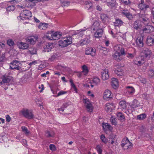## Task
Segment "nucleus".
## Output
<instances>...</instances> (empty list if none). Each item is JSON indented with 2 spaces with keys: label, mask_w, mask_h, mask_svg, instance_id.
<instances>
[{
  "label": "nucleus",
  "mask_w": 154,
  "mask_h": 154,
  "mask_svg": "<svg viewBox=\"0 0 154 154\" xmlns=\"http://www.w3.org/2000/svg\"><path fill=\"white\" fill-rule=\"evenodd\" d=\"M72 38L70 36L65 37L61 38L58 42L60 46L65 47L67 46L72 43Z\"/></svg>",
  "instance_id": "nucleus-1"
},
{
  "label": "nucleus",
  "mask_w": 154,
  "mask_h": 154,
  "mask_svg": "<svg viewBox=\"0 0 154 154\" xmlns=\"http://www.w3.org/2000/svg\"><path fill=\"white\" fill-rule=\"evenodd\" d=\"M20 112L24 117L29 119H32L34 117L32 111L27 109H23Z\"/></svg>",
  "instance_id": "nucleus-2"
},
{
  "label": "nucleus",
  "mask_w": 154,
  "mask_h": 154,
  "mask_svg": "<svg viewBox=\"0 0 154 154\" xmlns=\"http://www.w3.org/2000/svg\"><path fill=\"white\" fill-rule=\"evenodd\" d=\"M12 79V78L11 76L3 77L2 80L0 82V84L2 85V87L6 90L8 88V86L9 85V82Z\"/></svg>",
  "instance_id": "nucleus-3"
},
{
  "label": "nucleus",
  "mask_w": 154,
  "mask_h": 154,
  "mask_svg": "<svg viewBox=\"0 0 154 154\" xmlns=\"http://www.w3.org/2000/svg\"><path fill=\"white\" fill-rule=\"evenodd\" d=\"M122 147L125 149L131 148L132 146V144L126 138H124L122 140L121 144Z\"/></svg>",
  "instance_id": "nucleus-4"
},
{
  "label": "nucleus",
  "mask_w": 154,
  "mask_h": 154,
  "mask_svg": "<svg viewBox=\"0 0 154 154\" xmlns=\"http://www.w3.org/2000/svg\"><path fill=\"white\" fill-rule=\"evenodd\" d=\"M32 16V14L30 11L23 10L21 12L20 17L21 19L24 20L28 19Z\"/></svg>",
  "instance_id": "nucleus-5"
},
{
  "label": "nucleus",
  "mask_w": 154,
  "mask_h": 154,
  "mask_svg": "<svg viewBox=\"0 0 154 154\" xmlns=\"http://www.w3.org/2000/svg\"><path fill=\"white\" fill-rule=\"evenodd\" d=\"M82 100L83 103L85 104L87 110L90 112H92L93 110V107L91 102L87 98H84Z\"/></svg>",
  "instance_id": "nucleus-6"
},
{
  "label": "nucleus",
  "mask_w": 154,
  "mask_h": 154,
  "mask_svg": "<svg viewBox=\"0 0 154 154\" xmlns=\"http://www.w3.org/2000/svg\"><path fill=\"white\" fill-rule=\"evenodd\" d=\"M20 64L19 61L16 60H14L10 63V68L12 69L20 70L21 68L19 66Z\"/></svg>",
  "instance_id": "nucleus-7"
},
{
  "label": "nucleus",
  "mask_w": 154,
  "mask_h": 154,
  "mask_svg": "<svg viewBox=\"0 0 154 154\" xmlns=\"http://www.w3.org/2000/svg\"><path fill=\"white\" fill-rule=\"evenodd\" d=\"M122 69V67L119 65H117L115 66V74L119 76L123 75L124 74V73Z\"/></svg>",
  "instance_id": "nucleus-8"
},
{
  "label": "nucleus",
  "mask_w": 154,
  "mask_h": 154,
  "mask_svg": "<svg viewBox=\"0 0 154 154\" xmlns=\"http://www.w3.org/2000/svg\"><path fill=\"white\" fill-rule=\"evenodd\" d=\"M38 39V37L36 36H29L26 38V40L31 45H34Z\"/></svg>",
  "instance_id": "nucleus-9"
},
{
  "label": "nucleus",
  "mask_w": 154,
  "mask_h": 154,
  "mask_svg": "<svg viewBox=\"0 0 154 154\" xmlns=\"http://www.w3.org/2000/svg\"><path fill=\"white\" fill-rule=\"evenodd\" d=\"M96 50L94 48H88L85 50V54L86 55H90L92 57L95 56L96 55Z\"/></svg>",
  "instance_id": "nucleus-10"
},
{
  "label": "nucleus",
  "mask_w": 154,
  "mask_h": 154,
  "mask_svg": "<svg viewBox=\"0 0 154 154\" xmlns=\"http://www.w3.org/2000/svg\"><path fill=\"white\" fill-rule=\"evenodd\" d=\"M17 45L18 48L22 50L27 49L29 47V45L28 43L22 42H18Z\"/></svg>",
  "instance_id": "nucleus-11"
},
{
  "label": "nucleus",
  "mask_w": 154,
  "mask_h": 154,
  "mask_svg": "<svg viewBox=\"0 0 154 154\" xmlns=\"http://www.w3.org/2000/svg\"><path fill=\"white\" fill-rule=\"evenodd\" d=\"M102 78L103 80H106L109 78V75L108 74V70L106 69H104L102 70L101 72Z\"/></svg>",
  "instance_id": "nucleus-12"
},
{
  "label": "nucleus",
  "mask_w": 154,
  "mask_h": 154,
  "mask_svg": "<svg viewBox=\"0 0 154 154\" xmlns=\"http://www.w3.org/2000/svg\"><path fill=\"white\" fill-rule=\"evenodd\" d=\"M140 19L145 25L148 24L149 22V16L147 14H140Z\"/></svg>",
  "instance_id": "nucleus-13"
},
{
  "label": "nucleus",
  "mask_w": 154,
  "mask_h": 154,
  "mask_svg": "<svg viewBox=\"0 0 154 154\" xmlns=\"http://www.w3.org/2000/svg\"><path fill=\"white\" fill-rule=\"evenodd\" d=\"M112 97V96L111 91L109 90H106L103 93V98L104 99L106 100H108L109 99L111 98Z\"/></svg>",
  "instance_id": "nucleus-14"
},
{
  "label": "nucleus",
  "mask_w": 154,
  "mask_h": 154,
  "mask_svg": "<svg viewBox=\"0 0 154 154\" xmlns=\"http://www.w3.org/2000/svg\"><path fill=\"white\" fill-rule=\"evenodd\" d=\"M114 49L116 52H119L121 53L122 55L125 54L124 49L120 45H115L114 47Z\"/></svg>",
  "instance_id": "nucleus-15"
},
{
  "label": "nucleus",
  "mask_w": 154,
  "mask_h": 154,
  "mask_svg": "<svg viewBox=\"0 0 154 154\" xmlns=\"http://www.w3.org/2000/svg\"><path fill=\"white\" fill-rule=\"evenodd\" d=\"M130 106L132 108H135L140 106V103L136 99H134L130 103Z\"/></svg>",
  "instance_id": "nucleus-16"
},
{
  "label": "nucleus",
  "mask_w": 154,
  "mask_h": 154,
  "mask_svg": "<svg viewBox=\"0 0 154 154\" xmlns=\"http://www.w3.org/2000/svg\"><path fill=\"white\" fill-rule=\"evenodd\" d=\"M103 2H106V5L111 7H114L116 4L115 0H102Z\"/></svg>",
  "instance_id": "nucleus-17"
},
{
  "label": "nucleus",
  "mask_w": 154,
  "mask_h": 154,
  "mask_svg": "<svg viewBox=\"0 0 154 154\" xmlns=\"http://www.w3.org/2000/svg\"><path fill=\"white\" fill-rule=\"evenodd\" d=\"M138 7L140 10L145 11L147 8H149V6L144 4V1L141 0V2L139 4Z\"/></svg>",
  "instance_id": "nucleus-18"
},
{
  "label": "nucleus",
  "mask_w": 154,
  "mask_h": 154,
  "mask_svg": "<svg viewBox=\"0 0 154 154\" xmlns=\"http://www.w3.org/2000/svg\"><path fill=\"white\" fill-rule=\"evenodd\" d=\"M154 43V36L152 35L148 36L146 40V44L149 46L152 45Z\"/></svg>",
  "instance_id": "nucleus-19"
},
{
  "label": "nucleus",
  "mask_w": 154,
  "mask_h": 154,
  "mask_svg": "<svg viewBox=\"0 0 154 154\" xmlns=\"http://www.w3.org/2000/svg\"><path fill=\"white\" fill-rule=\"evenodd\" d=\"M90 42V37L89 36H87L83 40H81L79 42V44L81 45H87Z\"/></svg>",
  "instance_id": "nucleus-20"
},
{
  "label": "nucleus",
  "mask_w": 154,
  "mask_h": 154,
  "mask_svg": "<svg viewBox=\"0 0 154 154\" xmlns=\"http://www.w3.org/2000/svg\"><path fill=\"white\" fill-rule=\"evenodd\" d=\"M122 55L121 53L119 52H116L115 54L113 55V58L118 61H120L122 59L121 56Z\"/></svg>",
  "instance_id": "nucleus-21"
},
{
  "label": "nucleus",
  "mask_w": 154,
  "mask_h": 154,
  "mask_svg": "<svg viewBox=\"0 0 154 154\" xmlns=\"http://www.w3.org/2000/svg\"><path fill=\"white\" fill-rule=\"evenodd\" d=\"M111 85L113 88L116 89L119 86V82L117 79L115 78H112V79Z\"/></svg>",
  "instance_id": "nucleus-22"
},
{
  "label": "nucleus",
  "mask_w": 154,
  "mask_h": 154,
  "mask_svg": "<svg viewBox=\"0 0 154 154\" xmlns=\"http://www.w3.org/2000/svg\"><path fill=\"white\" fill-rule=\"evenodd\" d=\"M62 33L60 32H56L52 33L53 40H56L60 38L62 36Z\"/></svg>",
  "instance_id": "nucleus-23"
},
{
  "label": "nucleus",
  "mask_w": 154,
  "mask_h": 154,
  "mask_svg": "<svg viewBox=\"0 0 154 154\" xmlns=\"http://www.w3.org/2000/svg\"><path fill=\"white\" fill-rule=\"evenodd\" d=\"M154 30V27L152 26H149L147 28H146L143 29V33H149Z\"/></svg>",
  "instance_id": "nucleus-24"
},
{
  "label": "nucleus",
  "mask_w": 154,
  "mask_h": 154,
  "mask_svg": "<svg viewBox=\"0 0 154 154\" xmlns=\"http://www.w3.org/2000/svg\"><path fill=\"white\" fill-rule=\"evenodd\" d=\"M105 107V110L108 112H111L113 109L114 108V106L112 103H106Z\"/></svg>",
  "instance_id": "nucleus-25"
},
{
  "label": "nucleus",
  "mask_w": 154,
  "mask_h": 154,
  "mask_svg": "<svg viewBox=\"0 0 154 154\" xmlns=\"http://www.w3.org/2000/svg\"><path fill=\"white\" fill-rule=\"evenodd\" d=\"M133 62L135 64L138 66H141L144 63L145 61L143 59L141 58L140 60L139 58H137L136 60H134Z\"/></svg>",
  "instance_id": "nucleus-26"
},
{
  "label": "nucleus",
  "mask_w": 154,
  "mask_h": 154,
  "mask_svg": "<svg viewBox=\"0 0 154 154\" xmlns=\"http://www.w3.org/2000/svg\"><path fill=\"white\" fill-rule=\"evenodd\" d=\"M96 32L94 33V36L96 38L101 37L103 34V30L102 28L96 30Z\"/></svg>",
  "instance_id": "nucleus-27"
},
{
  "label": "nucleus",
  "mask_w": 154,
  "mask_h": 154,
  "mask_svg": "<svg viewBox=\"0 0 154 154\" xmlns=\"http://www.w3.org/2000/svg\"><path fill=\"white\" fill-rule=\"evenodd\" d=\"M140 23L141 22L140 20H137L135 21L133 24V26L134 28L136 29H140L141 27Z\"/></svg>",
  "instance_id": "nucleus-28"
},
{
  "label": "nucleus",
  "mask_w": 154,
  "mask_h": 154,
  "mask_svg": "<svg viewBox=\"0 0 154 154\" xmlns=\"http://www.w3.org/2000/svg\"><path fill=\"white\" fill-rule=\"evenodd\" d=\"M102 126L104 131H106L108 130L112 131L113 129V128L108 123H103L102 124Z\"/></svg>",
  "instance_id": "nucleus-29"
},
{
  "label": "nucleus",
  "mask_w": 154,
  "mask_h": 154,
  "mask_svg": "<svg viewBox=\"0 0 154 154\" xmlns=\"http://www.w3.org/2000/svg\"><path fill=\"white\" fill-rule=\"evenodd\" d=\"M143 36L139 37L137 38L136 43L140 47H142L143 46Z\"/></svg>",
  "instance_id": "nucleus-30"
},
{
  "label": "nucleus",
  "mask_w": 154,
  "mask_h": 154,
  "mask_svg": "<svg viewBox=\"0 0 154 154\" xmlns=\"http://www.w3.org/2000/svg\"><path fill=\"white\" fill-rule=\"evenodd\" d=\"M53 48V44L51 43H48L45 46L44 51L45 52H49L51 51V49Z\"/></svg>",
  "instance_id": "nucleus-31"
},
{
  "label": "nucleus",
  "mask_w": 154,
  "mask_h": 154,
  "mask_svg": "<svg viewBox=\"0 0 154 154\" xmlns=\"http://www.w3.org/2000/svg\"><path fill=\"white\" fill-rule=\"evenodd\" d=\"M93 30H94L101 28L100 26V23L97 21L94 22L93 25Z\"/></svg>",
  "instance_id": "nucleus-32"
},
{
  "label": "nucleus",
  "mask_w": 154,
  "mask_h": 154,
  "mask_svg": "<svg viewBox=\"0 0 154 154\" xmlns=\"http://www.w3.org/2000/svg\"><path fill=\"white\" fill-rule=\"evenodd\" d=\"M143 53L145 57H149L151 54V52L149 49L146 48L143 51Z\"/></svg>",
  "instance_id": "nucleus-33"
},
{
  "label": "nucleus",
  "mask_w": 154,
  "mask_h": 154,
  "mask_svg": "<svg viewBox=\"0 0 154 154\" xmlns=\"http://www.w3.org/2000/svg\"><path fill=\"white\" fill-rule=\"evenodd\" d=\"M120 107L123 109H125L127 108V103L125 101L122 100L119 103Z\"/></svg>",
  "instance_id": "nucleus-34"
},
{
  "label": "nucleus",
  "mask_w": 154,
  "mask_h": 154,
  "mask_svg": "<svg viewBox=\"0 0 154 154\" xmlns=\"http://www.w3.org/2000/svg\"><path fill=\"white\" fill-rule=\"evenodd\" d=\"M126 88V91L128 94H131L134 93L135 89L133 87L128 86Z\"/></svg>",
  "instance_id": "nucleus-35"
},
{
  "label": "nucleus",
  "mask_w": 154,
  "mask_h": 154,
  "mask_svg": "<svg viewBox=\"0 0 154 154\" xmlns=\"http://www.w3.org/2000/svg\"><path fill=\"white\" fill-rule=\"evenodd\" d=\"M82 72H83L85 75H86L89 72V69L88 67L86 65H83L82 66Z\"/></svg>",
  "instance_id": "nucleus-36"
},
{
  "label": "nucleus",
  "mask_w": 154,
  "mask_h": 154,
  "mask_svg": "<svg viewBox=\"0 0 154 154\" xmlns=\"http://www.w3.org/2000/svg\"><path fill=\"white\" fill-rule=\"evenodd\" d=\"M123 23V21L119 19H116L114 23V25L115 26H121Z\"/></svg>",
  "instance_id": "nucleus-37"
},
{
  "label": "nucleus",
  "mask_w": 154,
  "mask_h": 154,
  "mask_svg": "<svg viewBox=\"0 0 154 154\" xmlns=\"http://www.w3.org/2000/svg\"><path fill=\"white\" fill-rule=\"evenodd\" d=\"M92 81V83L93 84H94V85H97L100 84V79L97 77L94 78L93 79Z\"/></svg>",
  "instance_id": "nucleus-38"
},
{
  "label": "nucleus",
  "mask_w": 154,
  "mask_h": 154,
  "mask_svg": "<svg viewBox=\"0 0 154 154\" xmlns=\"http://www.w3.org/2000/svg\"><path fill=\"white\" fill-rule=\"evenodd\" d=\"M22 131L24 132L26 135H28L30 133V131L28 130L27 128L25 126L21 127Z\"/></svg>",
  "instance_id": "nucleus-39"
},
{
  "label": "nucleus",
  "mask_w": 154,
  "mask_h": 154,
  "mask_svg": "<svg viewBox=\"0 0 154 154\" xmlns=\"http://www.w3.org/2000/svg\"><path fill=\"white\" fill-rule=\"evenodd\" d=\"M48 24L46 23L40 24L38 28L41 30H45L48 27Z\"/></svg>",
  "instance_id": "nucleus-40"
},
{
  "label": "nucleus",
  "mask_w": 154,
  "mask_h": 154,
  "mask_svg": "<svg viewBox=\"0 0 154 154\" xmlns=\"http://www.w3.org/2000/svg\"><path fill=\"white\" fill-rule=\"evenodd\" d=\"M122 14L129 18L131 17V15H130L129 12L128 10H123L122 11Z\"/></svg>",
  "instance_id": "nucleus-41"
},
{
  "label": "nucleus",
  "mask_w": 154,
  "mask_h": 154,
  "mask_svg": "<svg viewBox=\"0 0 154 154\" xmlns=\"http://www.w3.org/2000/svg\"><path fill=\"white\" fill-rule=\"evenodd\" d=\"M108 17L106 14H102L101 15V19L103 22L108 20Z\"/></svg>",
  "instance_id": "nucleus-42"
},
{
  "label": "nucleus",
  "mask_w": 154,
  "mask_h": 154,
  "mask_svg": "<svg viewBox=\"0 0 154 154\" xmlns=\"http://www.w3.org/2000/svg\"><path fill=\"white\" fill-rule=\"evenodd\" d=\"M54 135V133L52 131H47L46 132L45 135L48 137H52Z\"/></svg>",
  "instance_id": "nucleus-43"
},
{
  "label": "nucleus",
  "mask_w": 154,
  "mask_h": 154,
  "mask_svg": "<svg viewBox=\"0 0 154 154\" xmlns=\"http://www.w3.org/2000/svg\"><path fill=\"white\" fill-rule=\"evenodd\" d=\"M28 52L31 54H34L36 53V49L33 48H29V50Z\"/></svg>",
  "instance_id": "nucleus-44"
},
{
  "label": "nucleus",
  "mask_w": 154,
  "mask_h": 154,
  "mask_svg": "<svg viewBox=\"0 0 154 154\" xmlns=\"http://www.w3.org/2000/svg\"><path fill=\"white\" fill-rule=\"evenodd\" d=\"M110 122L113 125H116L117 124L116 119L113 117H112L110 118Z\"/></svg>",
  "instance_id": "nucleus-45"
},
{
  "label": "nucleus",
  "mask_w": 154,
  "mask_h": 154,
  "mask_svg": "<svg viewBox=\"0 0 154 154\" xmlns=\"http://www.w3.org/2000/svg\"><path fill=\"white\" fill-rule=\"evenodd\" d=\"M146 115L144 114H142L137 116V119L140 120L145 119L146 118Z\"/></svg>",
  "instance_id": "nucleus-46"
},
{
  "label": "nucleus",
  "mask_w": 154,
  "mask_h": 154,
  "mask_svg": "<svg viewBox=\"0 0 154 154\" xmlns=\"http://www.w3.org/2000/svg\"><path fill=\"white\" fill-rule=\"evenodd\" d=\"M102 147L99 145L97 146L96 149L97 151L98 154H102Z\"/></svg>",
  "instance_id": "nucleus-47"
},
{
  "label": "nucleus",
  "mask_w": 154,
  "mask_h": 154,
  "mask_svg": "<svg viewBox=\"0 0 154 154\" xmlns=\"http://www.w3.org/2000/svg\"><path fill=\"white\" fill-rule=\"evenodd\" d=\"M121 1L125 5H129L131 4V2L129 0H121Z\"/></svg>",
  "instance_id": "nucleus-48"
},
{
  "label": "nucleus",
  "mask_w": 154,
  "mask_h": 154,
  "mask_svg": "<svg viewBox=\"0 0 154 154\" xmlns=\"http://www.w3.org/2000/svg\"><path fill=\"white\" fill-rule=\"evenodd\" d=\"M7 44L10 46H12L14 44L13 41L11 39H9L7 41Z\"/></svg>",
  "instance_id": "nucleus-49"
},
{
  "label": "nucleus",
  "mask_w": 154,
  "mask_h": 154,
  "mask_svg": "<svg viewBox=\"0 0 154 154\" xmlns=\"http://www.w3.org/2000/svg\"><path fill=\"white\" fill-rule=\"evenodd\" d=\"M117 116L119 119H122L124 118V116L121 112H119L117 114Z\"/></svg>",
  "instance_id": "nucleus-50"
},
{
  "label": "nucleus",
  "mask_w": 154,
  "mask_h": 154,
  "mask_svg": "<svg viewBox=\"0 0 154 154\" xmlns=\"http://www.w3.org/2000/svg\"><path fill=\"white\" fill-rule=\"evenodd\" d=\"M100 139L102 141L105 143H106L107 142V140L105 137V136L103 134H102L100 136Z\"/></svg>",
  "instance_id": "nucleus-51"
},
{
  "label": "nucleus",
  "mask_w": 154,
  "mask_h": 154,
  "mask_svg": "<svg viewBox=\"0 0 154 154\" xmlns=\"http://www.w3.org/2000/svg\"><path fill=\"white\" fill-rule=\"evenodd\" d=\"M52 33H48L46 35V38L50 40H53Z\"/></svg>",
  "instance_id": "nucleus-52"
},
{
  "label": "nucleus",
  "mask_w": 154,
  "mask_h": 154,
  "mask_svg": "<svg viewBox=\"0 0 154 154\" xmlns=\"http://www.w3.org/2000/svg\"><path fill=\"white\" fill-rule=\"evenodd\" d=\"M15 8L13 5H11L6 8L7 10L8 11H13L14 10Z\"/></svg>",
  "instance_id": "nucleus-53"
},
{
  "label": "nucleus",
  "mask_w": 154,
  "mask_h": 154,
  "mask_svg": "<svg viewBox=\"0 0 154 154\" xmlns=\"http://www.w3.org/2000/svg\"><path fill=\"white\" fill-rule=\"evenodd\" d=\"M135 55V53H134L133 54L128 53L127 54V57L128 58L132 59L134 57Z\"/></svg>",
  "instance_id": "nucleus-54"
},
{
  "label": "nucleus",
  "mask_w": 154,
  "mask_h": 154,
  "mask_svg": "<svg viewBox=\"0 0 154 154\" xmlns=\"http://www.w3.org/2000/svg\"><path fill=\"white\" fill-rule=\"evenodd\" d=\"M148 75L151 77H154V71L152 70H150L148 71Z\"/></svg>",
  "instance_id": "nucleus-55"
},
{
  "label": "nucleus",
  "mask_w": 154,
  "mask_h": 154,
  "mask_svg": "<svg viewBox=\"0 0 154 154\" xmlns=\"http://www.w3.org/2000/svg\"><path fill=\"white\" fill-rule=\"evenodd\" d=\"M5 54H0V63L2 62L5 59Z\"/></svg>",
  "instance_id": "nucleus-56"
},
{
  "label": "nucleus",
  "mask_w": 154,
  "mask_h": 154,
  "mask_svg": "<svg viewBox=\"0 0 154 154\" xmlns=\"http://www.w3.org/2000/svg\"><path fill=\"white\" fill-rule=\"evenodd\" d=\"M86 6L88 5H89V6H86V7L88 9L90 8L92 6V4L89 1H87L85 3Z\"/></svg>",
  "instance_id": "nucleus-57"
},
{
  "label": "nucleus",
  "mask_w": 154,
  "mask_h": 154,
  "mask_svg": "<svg viewBox=\"0 0 154 154\" xmlns=\"http://www.w3.org/2000/svg\"><path fill=\"white\" fill-rule=\"evenodd\" d=\"M38 88L40 89L39 92H42L44 89V87L43 84L39 85Z\"/></svg>",
  "instance_id": "nucleus-58"
},
{
  "label": "nucleus",
  "mask_w": 154,
  "mask_h": 154,
  "mask_svg": "<svg viewBox=\"0 0 154 154\" xmlns=\"http://www.w3.org/2000/svg\"><path fill=\"white\" fill-rule=\"evenodd\" d=\"M50 149L53 151L55 150L56 149L55 146L54 144H51L49 146Z\"/></svg>",
  "instance_id": "nucleus-59"
},
{
  "label": "nucleus",
  "mask_w": 154,
  "mask_h": 154,
  "mask_svg": "<svg viewBox=\"0 0 154 154\" xmlns=\"http://www.w3.org/2000/svg\"><path fill=\"white\" fill-rule=\"evenodd\" d=\"M66 91H60L58 93V94L57 95V97L59 96L65 94L66 93Z\"/></svg>",
  "instance_id": "nucleus-60"
},
{
  "label": "nucleus",
  "mask_w": 154,
  "mask_h": 154,
  "mask_svg": "<svg viewBox=\"0 0 154 154\" xmlns=\"http://www.w3.org/2000/svg\"><path fill=\"white\" fill-rule=\"evenodd\" d=\"M73 85L71 86V88L74 91H75V92L76 93H78V91H77V88H76L75 85Z\"/></svg>",
  "instance_id": "nucleus-61"
},
{
  "label": "nucleus",
  "mask_w": 154,
  "mask_h": 154,
  "mask_svg": "<svg viewBox=\"0 0 154 154\" xmlns=\"http://www.w3.org/2000/svg\"><path fill=\"white\" fill-rule=\"evenodd\" d=\"M26 1L33 3H37L41 1V0H25Z\"/></svg>",
  "instance_id": "nucleus-62"
},
{
  "label": "nucleus",
  "mask_w": 154,
  "mask_h": 154,
  "mask_svg": "<svg viewBox=\"0 0 154 154\" xmlns=\"http://www.w3.org/2000/svg\"><path fill=\"white\" fill-rule=\"evenodd\" d=\"M5 117L6 118V120L7 122H9L10 121L11 118L8 115H6Z\"/></svg>",
  "instance_id": "nucleus-63"
},
{
  "label": "nucleus",
  "mask_w": 154,
  "mask_h": 154,
  "mask_svg": "<svg viewBox=\"0 0 154 154\" xmlns=\"http://www.w3.org/2000/svg\"><path fill=\"white\" fill-rule=\"evenodd\" d=\"M56 58V57L54 55L52 56L51 57V58H50L49 59V60L50 62L53 61L54 60L55 58Z\"/></svg>",
  "instance_id": "nucleus-64"
}]
</instances>
